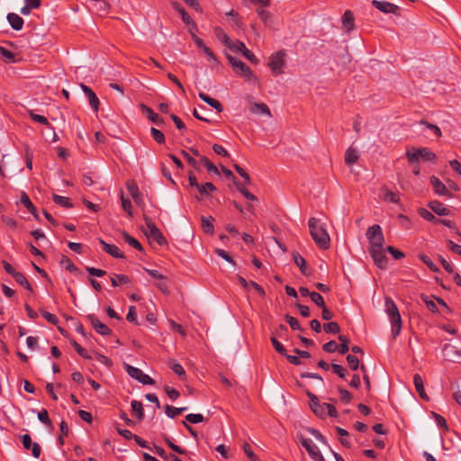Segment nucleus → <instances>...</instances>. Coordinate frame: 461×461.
<instances>
[{"label": "nucleus", "instance_id": "obj_52", "mask_svg": "<svg viewBox=\"0 0 461 461\" xmlns=\"http://www.w3.org/2000/svg\"><path fill=\"white\" fill-rule=\"evenodd\" d=\"M233 167L236 172L244 179L246 185H249L251 183L250 176L240 166L234 164Z\"/></svg>", "mask_w": 461, "mask_h": 461}, {"label": "nucleus", "instance_id": "obj_49", "mask_svg": "<svg viewBox=\"0 0 461 461\" xmlns=\"http://www.w3.org/2000/svg\"><path fill=\"white\" fill-rule=\"evenodd\" d=\"M384 200L388 203H398L400 198L399 194L393 193V191L385 190Z\"/></svg>", "mask_w": 461, "mask_h": 461}, {"label": "nucleus", "instance_id": "obj_30", "mask_svg": "<svg viewBox=\"0 0 461 461\" xmlns=\"http://www.w3.org/2000/svg\"><path fill=\"white\" fill-rule=\"evenodd\" d=\"M122 238H123V240L128 243L130 246L133 247L135 249H137L138 251H140L142 252L144 250L142 245L135 239L133 238L132 236H131L129 233H127L126 231H123L122 232Z\"/></svg>", "mask_w": 461, "mask_h": 461}, {"label": "nucleus", "instance_id": "obj_34", "mask_svg": "<svg viewBox=\"0 0 461 461\" xmlns=\"http://www.w3.org/2000/svg\"><path fill=\"white\" fill-rule=\"evenodd\" d=\"M133 414L141 420L144 416L142 403L139 401L133 400L131 402Z\"/></svg>", "mask_w": 461, "mask_h": 461}, {"label": "nucleus", "instance_id": "obj_59", "mask_svg": "<svg viewBox=\"0 0 461 461\" xmlns=\"http://www.w3.org/2000/svg\"><path fill=\"white\" fill-rule=\"evenodd\" d=\"M332 372L338 375L340 378H344L347 375V370L344 366L338 364L331 365Z\"/></svg>", "mask_w": 461, "mask_h": 461}, {"label": "nucleus", "instance_id": "obj_22", "mask_svg": "<svg viewBox=\"0 0 461 461\" xmlns=\"http://www.w3.org/2000/svg\"><path fill=\"white\" fill-rule=\"evenodd\" d=\"M6 18L14 30L20 31L23 29L24 21L20 15L14 13H9Z\"/></svg>", "mask_w": 461, "mask_h": 461}, {"label": "nucleus", "instance_id": "obj_60", "mask_svg": "<svg viewBox=\"0 0 461 461\" xmlns=\"http://www.w3.org/2000/svg\"><path fill=\"white\" fill-rule=\"evenodd\" d=\"M126 320L129 321V322H132V323H136L138 324V321H137V312H136V307L131 305L129 307V312L126 315Z\"/></svg>", "mask_w": 461, "mask_h": 461}, {"label": "nucleus", "instance_id": "obj_13", "mask_svg": "<svg viewBox=\"0 0 461 461\" xmlns=\"http://www.w3.org/2000/svg\"><path fill=\"white\" fill-rule=\"evenodd\" d=\"M87 319L89 320L95 330L100 335L108 336L112 334V330L107 325L101 322L100 320L95 315L89 314L87 316Z\"/></svg>", "mask_w": 461, "mask_h": 461}, {"label": "nucleus", "instance_id": "obj_44", "mask_svg": "<svg viewBox=\"0 0 461 461\" xmlns=\"http://www.w3.org/2000/svg\"><path fill=\"white\" fill-rule=\"evenodd\" d=\"M0 55L4 59V60L6 62L14 63L16 61L14 54L11 50H8L7 49L1 47V46H0Z\"/></svg>", "mask_w": 461, "mask_h": 461}, {"label": "nucleus", "instance_id": "obj_54", "mask_svg": "<svg viewBox=\"0 0 461 461\" xmlns=\"http://www.w3.org/2000/svg\"><path fill=\"white\" fill-rule=\"evenodd\" d=\"M285 318V321L290 325L292 330H303L299 321L294 317L286 314Z\"/></svg>", "mask_w": 461, "mask_h": 461}, {"label": "nucleus", "instance_id": "obj_55", "mask_svg": "<svg viewBox=\"0 0 461 461\" xmlns=\"http://www.w3.org/2000/svg\"><path fill=\"white\" fill-rule=\"evenodd\" d=\"M185 420L190 423L196 424L203 421L204 418L200 413H190L185 416Z\"/></svg>", "mask_w": 461, "mask_h": 461}, {"label": "nucleus", "instance_id": "obj_10", "mask_svg": "<svg viewBox=\"0 0 461 461\" xmlns=\"http://www.w3.org/2000/svg\"><path fill=\"white\" fill-rule=\"evenodd\" d=\"M384 250H386L384 247L383 248H377V249H368V252L370 256L372 257L375 265L381 268L384 269L387 266V258L384 254Z\"/></svg>", "mask_w": 461, "mask_h": 461}, {"label": "nucleus", "instance_id": "obj_1", "mask_svg": "<svg viewBox=\"0 0 461 461\" xmlns=\"http://www.w3.org/2000/svg\"><path fill=\"white\" fill-rule=\"evenodd\" d=\"M310 233L315 244L321 249L330 248V238L324 224L320 222V220L312 217L308 221Z\"/></svg>", "mask_w": 461, "mask_h": 461}, {"label": "nucleus", "instance_id": "obj_16", "mask_svg": "<svg viewBox=\"0 0 461 461\" xmlns=\"http://www.w3.org/2000/svg\"><path fill=\"white\" fill-rule=\"evenodd\" d=\"M80 86H81L83 92L85 93L86 96L87 97L91 108L93 109L94 112L96 113L99 109V104H100L98 97L96 96V95L94 93V91L89 86H87L84 84H81Z\"/></svg>", "mask_w": 461, "mask_h": 461}, {"label": "nucleus", "instance_id": "obj_63", "mask_svg": "<svg viewBox=\"0 0 461 461\" xmlns=\"http://www.w3.org/2000/svg\"><path fill=\"white\" fill-rule=\"evenodd\" d=\"M1 219L3 222L10 229L14 230L17 228V221L14 218L6 215H2Z\"/></svg>", "mask_w": 461, "mask_h": 461}, {"label": "nucleus", "instance_id": "obj_11", "mask_svg": "<svg viewBox=\"0 0 461 461\" xmlns=\"http://www.w3.org/2000/svg\"><path fill=\"white\" fill-rule=\"evenodd\" d=\"M372 5L384 14L400 15V7L393 3L387 1L373 0Z\"/></svg>", "mask_w": 461, "mask_h": 461}, {"label": "nucleus", "instance_id": "obj_47", "mask_svg": "<svg viewBox=\"0 0 461 461\" xmlns=\"http://www.w3.org/2000/svg\"><path fill=\"white\" fill-rule=\"evenodd\" d=\"M122 207L128 213L130 217H132V206L129 198H126L123 194L121 195Z\"/></svg>", "mask_w": 461, "mask_h": 461}, {"label": "nucleus", "instance_id": "obj_27", "mask_svg": "<svg viewBox=\"0 0 461 461\" xmlns=\"http://www.w3.org/2000/svg\"><path fill=\"white\" fill-rule=\"evenodd\" d=\"M196 189L202 197H207L210 195V193L216 191V186L212 183L207 182L205 184H199Z\"/></svg>", "mask_w": 461, "mask_h": 461}, {"label": "nucleus", "instance_id": "obj_41", "mask_svg": "<svg viewBox=\"0 0 461 461\" xmlns=\"http://www.w3.org/2000/svg\"><path fill=\"white\" fill-rule=\"evenodd\" d=\"M336 430H337V433L339 434V436L340 437V438H339L340 443L343 446L349 447H350V442L348 439V438L349 436L348 432L346 429H342L340 427H337Z\"/></svg>", "mask_w": 461, "mask_h": 461}, {"label": "nucleus", "instance_id": "obj_31", "mask_svg": "<svg viewBox=\"0 0 461 461\" xmlns=\"http://www.w3.org/2000/svg\"><path fill=\"white\" fill-rule=\"evenodd\" d=\"M292 256L294 264L300 268L302 274L308 275L305 259L298 252H293Z\"/></svg>", "mask_w": 461, "mask_h": 461}, {"label": "nucleus", "instance_id": "obj_57", "mask_svg": "<svg viewBox=\"0 0 461 461\" xmlns=\"http://www.w3.org/2000/svg\"><path fill=\"white\" fill-rule=\"evenodd\" d=\"M243 451L245 452L246 456L251 460V461H258V457L255 455V453L252 451V448L250 445L247 442H245L242 445Z\"/></svg>", "mask_w": 461, "mask_h": 461}, {"label": "nucleus", "instance_id": "obj_56", "mask_svg": "<svg viewBox=\"0 0 461 461\" xmlns=\"http://www.w3.org/2000/svg\"><path fill=\"white\" fill-rule=\"evenodd\" d=\"M347 361H348V364L349 366V367L352 369V370H357L359 368V360L358 358L354 356V355H348L347 356Z\"/></svg>", "mask_w": 461, "mask_h": 461}, {"label": "nucleus", "instance_id": "obj_45", "mask_svg": "<svg viewBox=\"0 0 461 461\" xmlns=\"http://www.w3.org/2000/svg\"><path fill=\"white\" fill-rule=\"evenodd\" d=\"M70 343L79 356H81L82 357H84L86 359L91 358L90 356L88 355L87 351L82 346H80L76 340L72 339V340H70Z\"/></svg>", "mask_w": 461, "mask_h": 461}, {"label": "nucleus", "instance_id": "obj_19", "mask_svg": "<svg viewBox=\"0 0 461 461\" xmlns=\"http://www.w3.org/2000/svg\"><path fill=\"white\" fill-rule=\"evenodd\" d=\"M413 383L419 396L424 401H429V397L425 392L424 382L420 375L415 374L413 375Z\"/></svg>", "mask_w": 461, "mask_h": 461}, {"label": "nucleus", "instance_id": "obj_8", "mask_svg": "<svg viewBox=\"0 0 461 461\" xmlns=\"http://www.w3.org/2000/svg\"><path fill=\"white\" fill-rule=\"evenodd\" d=\"M128 375L136 379L142 384H154L155 381L148 375L144 374L140 368L134 367L129 364H124Z\"/></svg>", "mask_w": 461, "mask_h": 461}, {"label": "nucleus", "instance_id": "obj_2", "mask_svg": "<svg viewBox=\"0 0 461 461\" xmlns=\"http://www.w3.org/2000/svg\"><path fill=\"white\" fill-rule=\"evenodd\" d=\"M385 312L389 316L391 324H392V334L393 337H397L402 329V317L399 312V310L393 302V300L390 297L385 298Z\"/></svg>", "mask_w": 461, "mask_h": 461}, {"label": "nucleus", "instance_id": "obj_46", "mask_svg": "<svg viewBox=\"0 0 461 461\" xmlns=\"http://www.w3.org/2000/svg\"><path fill=\"white\" fill-rule=\"evenodd\" d=\"M324 330L326 333L338 334L340 331L339 325L335 321H330L324 324Z\"/></svg>", "mask_w": 461, "mask_h": 461}, {"label": "nucleus", "instance_id": "obj_17", "mask_svg": "<svg viewBox=\"0 0 461 461\" xmlns=\"http://www.w3.org/2000/svg\"><path fill=\"white\" fill-rule=\"evenodd\" d=\"M126 187H127L131 196L134 200L135 203L137 205L142 204L143 203L142 194L140 192V189H139L137 184L133 180H130L126 183Z\"/></svg>", "mask_w": 461, "mask_h": 461}, {"label": "nucleus", "instance_id": "obj_40", "mask_svg": "<svg viewBox=\"0 0 461 461\" xmlns=\"http://www.w3.org/2000/svg\"><path fill=\"white\" fill-rule=\"evenodd\" d=\"M235 185L238 188V190L243 194L245 198H247L249 201H257L258 198L250 193L244 185L240 184V182H235Z\"/></svg>", "mask_w": 461, "mask_h": 461}, {"label": "nucleus", "instance_id": "obj_35", "mask_svg": "<svg viewBox=\"0 0 461 461\" xmlns=\"http://www.w3.org/2000/svg\"><path fill=\"white\" fill-rule=\"evenodd\" d=\"M186 407L176 408L174 406L167 405L165 407V412L167 417L173 419L186 411Z\"/></svg>", "mask_w": 461, "mask_h": 461}, {"label": "nucleus", "instance_id": "obj_9", "mask_svg": "<svg viewBox=\"0 0 461 461\" xmlns=\"http://www.w3.org/2000/svg\"><path fill=\"white\" fill-rule=\"evenodd\" d=\"M227 59L234 68L239 69L238 72L241 77L246 79L251 78L253 76L252 70L243 61L229 54L227 55Z\"/></svg>", "mask_w": 461, "mask_h": 461}, {"label": "nucleus", "instance_id": "obj_29", "mask_svg": "<svg viewBox=\"0 0 461 461\" xmlns=\"http://www.w3.org/2000/svg\"><path fill=\"white\" fill-rule=\"evenodd\" d=\"M131 279L128 276L122 274H113L111 276V283L113 287H116L120 285H128L130 284Z\"/></svg>", "mask_w": 461, "mask_h": 461}, {"label": "nucleus", "instance_id": "obj_28", "mask_svg": "<svg viewBox=\"0 0 461 461\" xmlns=\"http://www.w3.org/2000/svg\"><path fill=\"white\" fill-rule=\"evenodd\" d=\"M172 6L176 11H177L181 14V18L185 23H186V24L193 23L195 26L191 16L186 13V11L181 6V5L179 3L173 2Z\"/></svg>", "mask_w": 461, "mask_h": 461}, {"label": "nucleus", "instance_id": "obj_58", "mask_svg": "<svg viewBox=\"0 0 461 461\" xmlns=\"http://www.w3.org/2000/svg\"><path fill=\"white\" fill-rule=\"evenodd\" d=\"M271 342L275 349L282 356H286V350L284 346L276 339V337H271Z\"/></svg>", "mask_w": 461, "mask_h": 461}, {"label": "nucleus", "instance_id": "obj_61", "mask_svg": "<svg viewBox=\"0 0 461 461\" xmlns=\"http://www.w3.org/2000/svg\"><path fill=\"white\" fill-rule=\"evenodd\" d=\"M322 348L327 353H334L338 351V344L335 340H330L322 346Z\"/></svg>", "mask_w": 461, "mask_h": 461}, {"label": "nucleus", "instance_id": "obj_64", "mask_svg": "<svg viewBox=\"0 0 461 461\" xmlns=\"http://www.w3.org/2000/svg\"><path fill=\"white\" fill-rule=\"evenodd\" d=\"M165 392L167 393V395L172 400V401H176L180 393L177 390H176L175 388L173 387H170L168 385H166L165 386Z\"/></svg>", "mask_w": 461, "mask_h": 461}, {"label": "nucleus", "instance_id": "obj_4", "mask_svg": "<svg viewBox=\"0 0 461 461\" xmlns=\"http://www.w3.org/2000/svg\"><path fill=\"white\" fill-rule=\"evenodd\" d=\"M366 238L369 242V249L383 248L384 244V236L380 225L374 224L366 230Z\"/></svg>", "mask_w": 461, "mask_h": 461}, {"label": "nucleus", "instance_id": "obj_15", "mask_svg": "<svg viewBox=\"0 0 461 461\" xmlns=\"http://www.w3.org/2000/svg\"><path fill=\"white\" fill-rule=\"evenodd\" d=\"M140 107L141 112L147 116V118L155 124H157L158 126H162L165 123L164 119L158 113H154V111L148 105L141 104Z\"/></svg>", "mask_w": 461, "mask_h": 461}, {"label": "nucleus", "instance_id": "obj_33", "mask_svg": "<svg viewBox=\"0 0 461 461\" xmlns=\"http://www.w3.org/2000/svg\"><path fill=\"white\" fill-rule=\"evenodd\" d=\"M52 199H53L54 203L59 204V206H62L65 208H72L73 207V203L70 202V199L68 197L53 194Z\"/></svg>", "mask_w": 461, "mask_h": 461}, {"label": "nucleus", "instance_id": "obj_23", "mask_svg": "<svg viewBox=\"0 0 461 461\" xmlns=\"http://www.w3.org/2000/svg\"><path fill=\"white\" fill-rule=\"evenodd\" d=\"M198 96L204 103H206L207 104H209L210 106L214 108L218 113L222 112V110H223L222 104L218 100L212 98L211 96H209L208 95H206L203 92H200L198 94Z\"/></svg>", "mask_w": 461, "mask_h": 461}, {"label": "nucleus", "instance_id": "obj_18", "mask_svg": "<svg viewBox=\"0 0 461 461\" xmlns=\"http://www.w3.org/2000/svg\"><path fill=\"white\" fill-rule=\"evenodd\" d=\"M99 243L102 245L103 249L115 258H123L124 255L119 248L115 245L106 243L103 239H99Z\"/></svg>", "mask_w": 461, "mask_h": 461}, {"label": "nucleus", "instance_id": "obj_37", "mask_svg": "<svg viewBox=\"0 0 461 461\" xmlns=\"http://www.w3.org/2000/svg\"><path fill=\"white\" fill-rule=\"evenodd\" d=\"M14 278V280L19 284L21 285L22 286H23L25 289H27L28 291L30 292H32V285H30V283L28 282L26 276L21 273V272H17L16 274H14V276H13Z\"/></svg>", "mask_w": 461, "mask_h": 461}, {"label": "nucleus", "instance_id": "obj_5", "mask_svg": "<svg viewBox=\"0 0 461 461\" xmlns=\"http://www.w3.org/2000/svg\"><path fill=\"white\" fill-rule=\"evenodd\" d=\"M144 221L148 229V231H145L148 239L156 241L159 246H165L167 244V241L160 230L156 226V224L152 221V220L149 217H144Z\"/></svg>", "mask_w": 461, "mask_h": 461}, {"label": "nucleus", "instance_id": "obj_48", "mask_svg": "<svg viewBox=\"0 0 461 461\" xmlns=\"http://www.w3.org/2000/svg\"><path fill=\"white\" fill-rule=\"evenodd\" d=\"M421 300L423 301V303L426 304L427 308L430 312H438V306H437L436 303L433 300H431L428 295L421 294Z\"/></svg>", "mask_w": 461, "mask_h": 461}, {"label": "nucleus", "instance_id": "obj_21", "mask_svg": "<svg viewBox=\"0 0 461 461\" xmlns=\"http://www.w3.org/2000/svg\"><path fill=\"white\" fill-rule=\"evenodd\" d=\"M430 210L439 216L449 215L450 211L444 206V204L437 200L429 203Z\"/></svg>", "mask_w": 461, "mask_h": 461}, {"label": "nucleus", "instance_id": "obj_26", "mask_svg": "<svg viewBox=\"0 0 461 461\" xmlns=\"http://www.w3.org/2000/svg\"><path fill=\"white\" fill-rule=\"evenodd\" d=\"M359 158L358 151L353 147H349L345 152V163L348 166L355 164Z\"/></svg>", "mask_w": 461, "mask_h": 461}, {"label": "nucleus", "instance_id": "obj_53", "mask_svg": "<svg viewBox=\"0 0 461 461\" xmlns=\"http://www.w3.org/2000/svg\"><path fill=\"white\" fill-rule=\"evenodd\" d=\"M311 300L319 307L324 308L325 302L321 294L317 292H312Z\"/></svg>", "mask_w": 461, "mask_h": 461}, {"label": "nucleus", "instance_id": "obj_24", "mask_svg": "<svg viewBox=\"0 0 461 461\" xmlns=\"http://www.w3.org/2000/svg\"><path fill=\"white\" fill-rule=\"evenodd\" d=\"M21 203L28 209V211L33 215V217L36 220H40V216L36 207L33 205L29 196L24 192H23L22 194Z\"/></svg>", "mask_w": 461, "mask_h": 461}, {"label": "nucleus", "instance_id": "obj_50", "mask_svg": "<svg viewBox=\"0 0 461 461\" xmlns=\"http://www.w3.org/2000/svg\"><path fill=\"white\" fill-rule=\"evenodd\" d=\"M38 419L46 426H52L51 420L49 417V412L46 409H41L38 411Z\"/></svg>", "mask_w": 461, "mask_h": 461}, {"label": "nucleus", "instance_id": "obj_32", "mask_svg": "<svg viewBox=\"0 0 461 461\" xmlns=\"http://www.w3.org/2000/svg\"><path fill=\"white\" fill-rule=\"evenodd\" d=\"M200 162L204 166V167L206 168V170L209 173H212L217 176L220 175V171L217 168V167L212 161H210L206 157L201 156Z\"/></svg>", "mask_w": 461, "mask_h": 461}, {"label": "nucleus", "instance_id": "obj_39", "mask_svg": "<svg viewBox=\"0 0 461 461\" xmlns=\"http://www.w3.org/2000/svg\"><path fill=\"white\" fill-rule=\"evenodd\" d=\"M419 258L434 273L439 272V268L432 262V260L425 254H419Z\"/></svg>", "mask_w": 461, "mask_h": 461}, {"label": "nucleus", "instance_id": "obj_42", "mask_svg": "<svg viewBox=\"0 0 461 461\" xmlns=\"http://www.w3.org/2000/svg\"><path fill=\"white\" fill-rule=\"evenodd\" d=\"M419 214L420 217L425 219L428 221H432L434 223H438V218H437L431 212L425 208H420L419 210Z\"/></svg>", "mask_w": 461, "mask_h": 461}, {"label": "nucleus", "instance_id": "obj_43", "mask_svg": "<svg viewBox=\"0 0 461 461\" xmlns=\"http://www.w3.org/2000/svg\"><path fill=\"white\" fill-rule=\"evenodd\" d=\"M227 48L234 52H243L246 50L245 44L240 41H230V43L228 44Z\"/></svg>", "mask_w": 461, "mask_h": 461}, {"label": "nucleus", "instance_id": "obj_14", "mask_svg": "<svg viewBox=\"0 0 461 461\" xmlns=\"http://www.w3.org/2000/svg\"><path fill=\"white\" fill-rule=\"evenodd\" d=\"M308 397L311 400V408L312 411L319 417H324L326 414V404L327 403H320L318 397L311 392L307 393Z\"/></svg>", "mask_w": 461, "mask_h": 461}, {"label": "nucleus", "instance_id": "obj_38", "mask_svg": "<svg viewBox=\"0 0 461 461\" xmlns=\"http://www.w3.org/2000/svg\"><path fill=\"white\" fill-rule=\"evenodd\" d=\"M226 16L231 17L232 27H235L238 29H240L243 27V23H242L240 17L239 16L238 13L235 12L234 10H230V11L227 12Z\"/></svg>", "mask_w": 461, "mask_h": 461}, {"label": "nucleus", "instance_id": "obj_6", "mask_svg": "<svg viewBox=\"0 0 461 461\" xmlns=\"http://www.w3.org/2000/svg\"><path fill=\"white\" fill-rule=\"evenodd\" d=\"M297 438L313 461H324V457L317 446H315L310 438H305L302 434H297Z\"/></svg>", "mask_w": 461, "mask_h": 461}, {"label": "nucleus", "instance_id": "obj_12", "mask_svg": "<svg viewBox=\"0 0 461 461\" xmlns=\"http://www.w3.org/2000/svg\"><path fill=\"white\" fill-rule=\"evenodd\" d=\"M430 185H432L433 191L440 196H446L448 198L452 197V194L446 185L437 176H431L429 178Z\"/></svg>", "mask_w": 461, "mask_h": 461}, {"label": "nucleus", "instance_id": "obj_3", "mask_svg": "<svg viewBox=\"0 0 461 461\" xmlns=\"http://www.w3.org/2000/svg\"><path fill=\"white\" fill-rule=\"evenodd\" d=\"M406 157L410 164L419 162L420 158H422L425 161H434L437 158L436 154L428 148L409 149L406 151Z\"/></svg>", "mask_w": 461, "mask_h": 461}, {"label": "nucleus", "instance_id": "obj_20", "mask_svg": "<svg viewBox=\"0 0 461 461\" xmlns=\"http://www.w3.org/2000/svg\"><path fill=\"white\" fill-rule=\"evenodd\" d=\"M342 25L347 32H350L355 28L354 14L350 10H347L342 15Z\"/></svg>", "mask_w": 461, "mask_h": 461}, {"label": "nucleus", "instance_id": "obj_51", "mask_svg": "<svg viewBox=\"0 0 461 461\" xmlns=\"http://www.w3.org/2000/svg\"><path fill=\"white\" fill-rule=\"evenodd\" d=\"M152 138L159 144L165 143V136L163 132L154 127L150 129Z\"/></svg>", "mask_w": 461, "mask_h": 461}, {"label": "nucleus", "instance_id": "obj_36", "mask_svg": "<svg viewBox=\"0 0 461 461\" xmlns=\"http://www.w3.org/2000/svg\"><path fill=\"white\" fill-rule=\"evenodd\" d=\"M214 34L219 41H221L226 47L230 43L231 39L227 35L224 30L221 27L214 28Z\"/></svg>", "mask_w": 461, "mask_h": 461}, {"label": "nucleus", "instance_id": "obj_62", "mask_svg": "<svg viewBox=\"0 0 461 461\" xmlns=\"http://www.w3.org/2000/svg\"><path fill=\"white\" fill-rule=\"evenodd\" d=\"M41 315L45 320H47L50 323L53 325H57L59 323L58 317L53 313H50L46 311H41Z\"/></svg>", "mask_w": 461, "mask_h": 461}, {"label": "nucleus", "instance_id": "obj_7", "mask_svg": "<svg viewBox=\"0 0 461 461\" xmlns=\"http://www.w3.org/2000/svg\"><path fill=\"white\" fill-rule=\"evenodd\" d=\"M285 50H279L275 54H272L269 59L268 66L275 76L282 74L285 66Z\"/></svg>", "mask_w": 461, "mask_h": 461}, {"label": "nucleus", "instance_id": "obj_25", "mask_svg": "<svg viewBox=\"0 0 461 461\" xmlns=\"http://www.w3.org/2000/svg\"><path fill=\"white\" fill-rule=\"evenodd\" d=\"M214 218L212 216H202L201 217V226L203 230L210 235L213 234L214 227H213Z\"/></svg>", "mask_w": 461, "mask_h": 461}]
</instances>
